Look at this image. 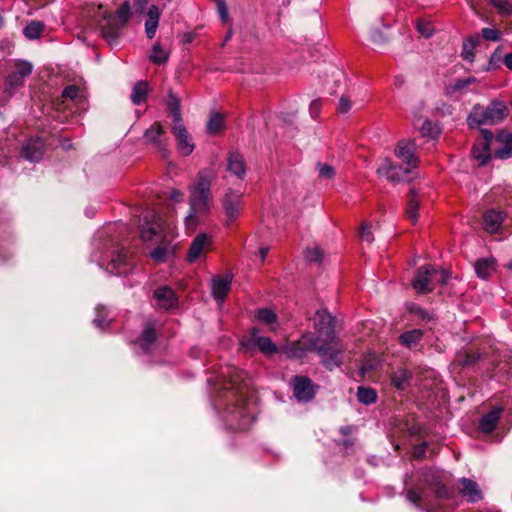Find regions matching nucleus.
I'll return each mask as SVG.
<instances>
[{
    "instance_id": "obj_1",
    "label": "nucleus",
    "mask_w": 512,
    "mask_h": 512,
    "mask_svg": "<svg viewBox=\"0 0 512 512\" xmlns=\"http://www.w3.org/2000/svg\"><path fill=\"white\" fill-rule=\"evenodd\" d=\"M222 376H229L224 384V392H219L213 404L222 409V418L229 428L245 431L249 429L255 417V399L252 379L247 372L236 367L227 368Z\"/></svg>"
},
{
    "instance_id": "obj_2",
    "label": "nucleus",
    "mask_w": 512,
    "mask_h": 512,
    "mask_svg": "<svg viewBox=\"0 0 512 512\" xmlns=\"http://www.w3.org/2000/svg\"><path fill=\"white\" fill-rule=\"evenodd\" d=\"M314 328L315 337L320 338V346H326L329 354L325 357L323 366L330 371L339 367L342 364L341 354L344 347L335 332V318L327 309H319L315 312Z\"/></svg>"
},
{
    "instance_id": "obj_3",
    "label": "nucleus",
    "mask_w": 512,
    "mask_h": 512,
    "mask_svg": "<svg viewBox=\"0 0 512 512\" xmlns=\"http://www.w3.org/2000/svg\"><path fill=\"white\" fill-rule=\"evenodd\" d=\"M212 179V172L203 169L198 172L196 180L188 186L189 210L184 218L185 224L198 222L201 216L210 211L213 204Z\"/></svg>"
},
{
    "instance_id": "obj_4",
    "label": "nucleus",
    "mask_w": 512,
    "mask_h": 512,
    "mask_svg": "<svg viewBox=\"0 0 512 512\" xmlns=\"http://www.w3.org/2000/svg\"><path fill=\"white\" fill-rule=\"evenodd\" d=\"M415 149L414 142L400 141L395 148V155L408 167L403 168L394 164L391 160L385 159L377 169L378 175L386 177L393 183L410 181L414 178L413 169L418 165V159L414 155Z\"/></svg>"
},
{
    "instance_id": "obj_5",
    "label": "nucleus",
    "mask_w": 512,
    "mask_h": 512,
    "mask_svg": "<svg viewBox=\"0 0 512 512\" xmlns=\"http://www.w3.org/2000/svg\"><path fill=\"white\" fill-rule=\"evenodd\" d=\"M508 115L509 108L505 102L494 100L487 107L474 106L467 118V123L471 128L480 125H495L502 122Z\"/></svg>"
},
{
    "instance_id": "obj_6",
    "label": "nucleus",
    "mask_w": 512,
    "mask_h": 512,
    "mask_svg": "<svg viewBox=\"0 0 512 512\" xmlns=\"http://www.w3.org/2000/svg\"><path fill=\"white\" fill-rule=\"evenodd\" d=\"M309 352H316L322 364L325 357L329 356L326 346H320V338L315 337L314 333H306L298 341L283 347V353L291 359H302Z\"/></svg>"
},
{
    "instance_id": "obj_7",
    "label": "nucleus",
    "mask_w": 512,
    "mask_h": 512,
    "mask_svg": "<svg viewBox=\"0 0 512 512\" xmlns=\"http://www.w3.org/2000/svg\"><path fill=\"white\" fill-rule=\"evenodd\" d=\"M161 226H145L141 230V238L144 242H154L157 246L150 252V257L157 264L164 263L174 254L175 245L162 238Z\"/></svg>"
},
{
    "instance_id": "obj_8",
    "label": "nucleus",
    "mask_w": 512,
    "mask_h": 512,
    "mask_svg": "<svg viewBox=\"0 0 512 512\" xmlns=\"http://www.w3.org/2000/svg\"><path fill=\"white\" fill-rule=\"evenodd\" d=\"M109 249L111 258L106 267L109 273L118 276H127L128 274L134 273L137 266L129 258L124 244H119L112 239Z\"/></svg>"
},
{
    "instance_id": "obj_9",
    "label": "nucleus",
    "mask_w": 512,
    "mask_h": 512,
    "mask_svg": "<svg viewBox=\"0 0 512 512\" xmlns=\"http://www.w3.org/2000/svg\"><path fill=\"white\" fill-rule=\"evenodd\" d=\"M32 71L33 65L31 62L21 59L14 60L12 70L5 79L4 92L9 97L13 96L19 88L24 86Z\"/></svg>"
},
{
    "instance_id": "obj_10",
    "label": "nucleus",
    "mask_w": 512,
    "mask_h": 512,
    "mask_svg": "<svg viewBox=\"0 0 512 512\" xmlns=\"http://www.w3.org/2000/svg\"><path fill=\"white\" fill-rule=\"evenodd\" d=\"M291 386L296 400L303 403L311 402L319 388L309 377L301 375H296L291 379Z\"/></svg>"
},
{
    "instance_id": "obj_11",
    "label": "nucleus",
    "mask_w": 512,
    "mask_h": 512,
    "mask_svg": "<svg viewBox=\"0 0 512 512\" xmlns=\"http://www.w3.org/2000/svg\"><path fill=\"white\" fill-rule=\"evenodd\" d=\"M480 134L481 138L473 145L472 154L478 164L483 166L491 159V142L494 135L492 131L487 129H481Z\"/></svg>"
},
{
    "instance_id": "obj_12",
    "label": "nucleus",
    "mask_w": 512,
    "mask_h": 512,
    "mask_svg": "<svg viewBox=\"0 0 512 512\" xmlns=\"http://www.w3.org/2000/svg\"><path fill=\"white\" fill-rule=\"evenodd\" d=\"M433 272H436V269L431 264H426L417 270L411 284L418 293L427 294L432 292L433 287L430 283L432 281Z\"/></svg>"
},
{
    "instance_id": "obj_13",
    "label": "nucleus",
    "mask_w": 512,
    "mask_h": 512,
    "mask_svg": "<svg viewBox=\"0 0 512 512\" xmlns=\"http://www.w3.org/2000/svg\"><path fill=\"white\" fill-rule=\"evenodd\" d=\"M172 132L176 138L179 152L183 156L190 155L193 152L195 145H194L191 135L187 131L183 122L180 121V122L173 123Z\"/></svg>"
},
{
    "instance_id": "obj_14",
    "label": "nucleus",
    "mask_w": 512,
    "mask_h": 512,
    "mask_svg": "<svg viewBox=\"0 0 512 512\" xmlns=\"http://www.w3.org/2000/svg\"><path fill=\"white\" fill-rule=\"evenodd\" d=\"M232 275H214L211 278V292L214 299L222 304L231 289Z\"/></svg>"
},
{
    "instance_id": "obj_15",
    "label": "nucleus",
    "mask_w": 512,
    "mask_h": 512,
    "mask_svg": "<svg viewBox=\"0 0 512 512\" xmlns=\"http://www.w3.org/2000/svg\"><path fill=\"white\" fill-rule=\"evenodd\" d=\"M163 135L164 130L162 125L158 122H155L145 131L143 138L146 143L153 144L162 153L163 156H166L168 150L166 148Z\"/></svg>"
},
{
    "instance_id": "obj_16",
    "label": "nucleus",
    "mask_w": 512,
    "mask_h": 512,
    "mask_svg": "<svg viewBox=\"0 0 512 512\" xmlns=\"http://www.w3.org/2000/svg\"><path fill=\"white\" fill-rule=\"evenodd\" d=\"M497 147L494 155L499 159L512 158V133L507 130H501L495 137Z\"/></svg>"
},
{
    "instance_id": "obj_17",
    "label": "nucleus",
    "mask_w": 512,
    "mask_h": 512,
    "mask_svg": "<svg viewBox=\"0 0 512 512\" xmlns=\"http://www.w3.org/2000/svg\"><path fill=\"white\" fill-rule=\"evenodd\" d=\"M21 155L28 161L37 162L44 155V142L40 138L27 140L21 149Z\"/></svg>"
},
{
    "instance_id": "obj_18",
    "label": "nucleus",
    "mask_w": 512,
    "mask_h": 512,
    "mask_svg": "<svg viewBox=\"0 0 512 512\" xmlns=\"http://www.w3.org/2000/svg\"><path fill=\"white\" fill-rule=\"evenodd\" d=\"M154 298L157 305L162 309H171L178 303V297L175 291L169 286H161L154 292Z\"/></svg>"
},
{
    "instance_id": "obj_19",
    "label": "nucleus",
    "mask_w": 512,
    "mask_h": 512,
    "mask_svg": "<svg viewBox=\"0 0 512 512\" xmlns=\"http://www.w3.org/2000/svg\"><path fill=\"white\" fill-rule=\"evenodd\" d=\"M210 243L211 241L207 234L201 233L197 235L190 245L187 260L190 263H194L209 248Z\"/></svg>"
},
{
    "instance_id": "obj_20",
    "label": "nucleus",
    "mask_w": 512,
    "mask_h": 512,
    "mask_svg": "<svg viewBox=\"0 0 512 512\" xmlns=\"http://www.w3.org/2000/svg\"><path fill=\"white\" fill-rule=\"evenodd\" d=\"M423 337L424 330L414 328L401 333L398 336V343L409 350H417L423 340Z\"/></svg>"
},
{
    "instance_id": "obj_21",
    "label": "nucleus",
    "mask_w": 512,
    "mask_h": 512,
    "mask_svg": "<svg viewBox=\"0 0 512 512\" xmlns=\"http://www.w3.org/2000/svg\"><path fill=\"white\" fill-rule=\"evenodd\" d=\"M162 10L156 3H151L147 11L145 21V33L148 39H153L159 26Z\"/></svg>"
},
{
    "instance_id": "obj_22",
    "label": "nucleus",
    "mask_w": 512,
    "mask_h": 512,
    "mask_svg": "<svg viewBox=\"0 0 512 512\" xmlns=\"http://www.w3.org/2000/svg\"><path fill=\"white\" fill-rule=\"evenodd\" d=\"M460 485V494L469 502L475 503L482 499V492L479 488V485L474 480L461 478Z\"/></svg>"
},
{
    "instance_id": "obj_23",
    "label": "nucleus",
    "mask_w": 512,
    "mask_h": 512,
    "mask_svg": "<svg viewBox=\"0 0 512 512\" xmlns=\"http://www.w3.org/2000/svg\"><path fill=\"white\" fill-rule=\"evenodd\" d=\"M502 412V408L496 407L488 413L484 414L479 421L480 431L485 434L492 433L500 421Z\"/></svg>"
},
{
    "instance_id": "obj_24",
    "label": "nucleus",
    "mask_w": 512,
    "mask_h": 512,
    "mask_svg": "<svg viewBox=\"0 0 512 512\" xmlns=\"http://www.w3.org/2000/svg\"><path fill=\"white\" fill-rule=\"evenodd\" d=\"M227 170L237 178L242 179L246 174V164L243 156L237 151H231L227 157Z\"/></svg>"
},
{
    "instance_id": "obj_25",
    "label": "nucleus",
    "mask_w": 512,
    "mask_h": 512,
    "mask_svg": "<svg viewBox=\"0 0 512 512\" xmlns=\"http://www.w3.org/2000/svg\"><path fill=\"white\" fill-rule=\"evenodd\" d=\"M156 339L157 334L155 331V326L152 322H148L138 338V344L143 353H148L151 351Z\"/></svg>"
},
{
    "instance_id": "obj_26",
    "label": "nucleus",
    "mask_w": 512,
    "mask_h": 512,
    "mask_svg": "<svg viewBox=\"0 0 512 512\" xmlns=\"http://www.w3.org/2000/svg\"><path fill=\"white\" fill-rule=\"evenodd\" d=\"M240 194L237 192H234L232 190H229L223 200H222V207L224 210V213L229 218H233L239 213L240 209Z\"/></svg>"
},
{
    "instance_id": "obj_27",
    "label": "nucleus",
    "mask_w": 512,
    "mask_h": 512,
    "mask_svg": "<svg viewBox=\"0 0 512 512\" xmlns=\"http://www.w3.org/2000/svg\"><path fill=\"white\" fill-rule=\"evenodd\" d=\"M390 379L396 389L405 390L410 385L412 373L404 367H398L391 373Z\"/></svg>"
},
{
    "instance_id": "obj_28",
    "label": "nucleus",
    "mask_w": 512,
    "mask_h": 512,
    "mask_svg": "<svg viewBox=\"0 0 512 512\" xmlns=\"http://www.w3.org/2000/svg\"><path fill=\"white\" fill-rule=\"evenodd\" d=\"M496 260L493 257L481 258L475 262V272L481 279H488L496 270Z\"/></svg>"
},
{
    "instance_id": "obj_29",
    "label": "nucleus",
    "mask_w": 512,
    "mask_h": 512,
    "mask_svg": "<svg viewBox=\"0 0 512 512\" xmlns=\"http://www.w3.org/2000/svg\"><path fill=\"white\" fill-rule=\"evenodd\" d=\"M123 27H119L118 24L113 22L112 20H108L107 25L103 26L101 29L102 36L108 42L110 46H115L119 42L120 38V30Z\"/></svg>"
},
{
    "instance_id": "obj_30",
    "label": "nucleus",
    "mask_w": 512,
    "mask_h": 512,
    "mask_svg": "<svg viewBox=\"0 0 512 512\" xmlns=\"http://www.w3.org/2000/svg\"><path fill=\"white\" fill-rule=\"evenodd\" d=\"M264 324L270 331H275L279 327L277 314L269 308L258 309V324Z\"/></svg>"
},
{
    "instance_id": "obj_31",
    "label": "nucleus",
    "mask_w": 512,
    "mask_h": 512,
    "mask_svg": "<svg viewBox=\"0 0 512 512\" xmlns=\"http://www.w3.org/2000/svg\"><path fill=\"white\" fill-rule=\"evenodd\" d=\"M425 481L434 490V493L437 498L450 499L452 497V491L446 485L441 483L439 478L434 474L431 475V480H429L428 477L425 476Z\"/></svg>"
},
{
    "instance_id": "obj_32",
    "label": "nucleus",
    "mask_w": 512,
    "mask_h": 512,
    "mask_svg": "<svg viewBox=\"0 0 512 512\" xmlns=\"http://www.w3.org/2000/svg\"><path fill=\"white\" fill-rule=\"evenodd\" d=\"M132 16L131 12V5L128 1L123 2L118 11L116 16L109 18L113 22L119 25V27H125L127 23L129 22L130 18Z\"/></svg>"
},
{
    "instance_id": "obj_33",
    "label": "nucleus",
    "mask_w": 512,
    "mask_h": 512,
    "mask_svg": "<svg viewBox=\"0 0 512 512\" xmlns=\"http://www.w3.org/2000/svg\"><path fill=\"white\" fill-rule=\"evenodd\" d=\"M140 212L138 215V224H161L165 220L162 218L161 214L155 212L153 209H145V210H137Z\"/></svg>"
},
{
    "instance_id": "obj_34",
    "label": "nucleus",
    "mask_w": 512,
    "mask_h": 512,
    "mask_svg": "<svg viewBox=\"0 0 512 512\" xmlns=\"http://www.w3.org/2000/svg\"><path fill=\"white\" fill-rule=\"evenodd\" d=\"M169 110L171 111L173 117V123L182 121L181 111H180V99L179 97L169 90L167 102H166Z\"/></svg>"
},
{
    "instance_id": "obj_35",
    "label": "nucleus",
    "mask_w": 512,
    "mask_h": 512,
    "mask_svg": "<svg viewBox=\"0 0 512 512\" xmlns=\"http://www.w3.org/2000/svg\"><path fill=\"white\" fill-rule=\"evenodd\" d=\"M357 400L364 405H371L377 400V393L373 388L359 386L357 388Z\"/></svg>"
},
{
    "instance_id": "obj_36",
    "label": "nucleus",
    "mask_w": 512,
    "mask_h": 512,
    "mask_svg": "<svg viewBox=\"0 0 512 512\" xmlns=\"http://www.w3.org/2000/svg\"><path fill=\"white\" fill-rule=\"evenodd\" d=\"M148 85L144 81H139L133 86L131 101L135 105H140L146 100Z\"/></svg>"
},
{
    "instance_id": "obj_37",
    "label": "nucleus",
    "mask_w": 512,
    "mask_h": 512,
    "mask_svg": "<svg viewBox=\"0 0 512 512\" xmlns=\"http://www.w3.org/2000/svg\"><path fill=\"white\" fill-rule=\"evenodd\" d=\"M480 38L479 36H472L464 40L463 49H462V57L469 61L473 62L475 54L474 49L479 44Z\"/></svg>"
},
{
    "instance_id": "obj_38",
    "label": "nucleus",
    "mask_w": 512,
    "mask_h": 512,
    "mask_svg": "<svg viewBox=\"0 0 512 512\" xmlns=\"http://www.w3.org/2000/svg\"><path fill=\"white\" fill-rule=\"evenodd\" d=\"M418 193L416 189L413 187L410 189V199L408 202V207L406 210V215L408 220L410 221H417L418 220V200H417Z\"/></svg>"
},
{
    "instance_id": "obj_39",
    "label": "nucleus",
    "mask_w": 512,
    "mask_h": 512,
    "mask_svg": "<svg viewBox=\"0 0 512 512\" xmlns=\"http://www.w3.org/2000/svg\"><path fill=\"white\" fill-rule=\"evenodd\" d=\"M258 351L267 356H272L274 354H277L280 351V349L275 343L271 341L270 338L258 336Z\"/></svg>"
},
{
    "instance_id": "obj_40",
    "label": "nucleus",
    "mask_w": 512,
    "mask_h": 512,
    "mask_svg": "<svg viewBox=\"0 0 512 512\" xmlns=\"http://www.w3.org/2000/svg\"><path fill=\"white\" fill-rule=\"evenodd\" d=\"M484 224H502L506 220V214L500 210L489 209L484 215Z\"/></svg>"
},
{
    "instance_id": "obj_41",
    "label": "nucleus",
    "mask_w": 512,
    "mask_h": 512,
    "mask_svg": "<svg viewBox=\"0 0 512 512\" xmlns=\"http://www.w3.org/2000/svg\"><path fill=\"white\" fill-rule=\"evenodd\" d=\"M169 54L168 52L158 43L154 44L152 47V53L150 55V59L153 63L161 65L168 61Z\"/></svg>"
},
{
    "instance_id": "obj_42",
    "label": "nucleus",
    "mask_w": 512,
    "mask_h": 512,
    "mask_svg": "<svg viewBox=\"0 0 512 512\" xmlns=\"http://www.w3.org/2000/svg\"><path fill=\"white\" fill-rule=\"evenodd\" d=\"M43 28L44 24L42 22L33 21L24 28V35L31 40L37 39L41 35Z\"/></svg>"
},
{
    "instance_id": "obj_43",
    "label": "nucleus",
    "mask_w": 512,
    "mask_h": 512,
    "mask_svg": "<svg viewBox=\"0 0 512 512\" xmlns=\"http://www.w3.org/2000/svg\"><path fill=\"white\" fill-rule=\"evenodd\" d=\"M97 315L93 320L94 325L101 329L105 330L109 326V321L107 320V309L103 306H98L96 308Z\"/></svg>"
},
{
    "instance_id": "obj_44",
    "label": "nucleus",
    "mask_w": 512,
    "mask_h": 512,
    "mask_svg": "<svg viewBox=\"0 0 512 512\" xmlns=\"http://www.w3.org/2000/svg\"><path fill=\"white\" fill-rule=\"evenodd\" d=\"M223 117L219 113L211 114L208 123H207V131L209 133H217L223 128Z\"/></svg>"
},
{
    "instance_id": "obj_45",
    "label": "nucleus",
    "mask_w": 512,
    "mask_h": 512,
    "mask_svg": "<svg viewBox=\"0 0 512 512\" xmlns=\"http://www.w3.org/2000/svg\"><path fill=\"white\" fill-rule=\"evenodd\" d=\"M480 359L481 353L479 351H466L459 360V364L462 367H470L475 365Z\"/></svg>"
},
{
    "instance_id": "obj_46",
    "label": "nucleus",
    "mask_w": 512,
    "mask_h": 512,
    "mask_svg": "<svg viewBox=\"0 0 512 512\" xmlns=\"http://www.w3.org/2000/svg\"><path fill=\"white\" fill-rule=\"evenodd\" d=\"M407 500L415 505L418 509L425 511V506L422 505V493L416 488H411L406 493Z\"/></svg>"
},
{
    "instance_id": "obj_47",
    "label": "nucleus",
    "mask_w": 512,
    "mask_h": 512,
    "mask_svg": "<svg viewBox=\"0 0 512 512\" xmlns=\"http://www.w3.org/2000/svg\"><path fill=\"white\" fill-rule=\"evenodd\" d=\"M305 259L311 263H319L323 259V251L319 247H308L305 250Z\"/></svg>"
},
{
    "instance_id": "obj_48",
    "label": "nucleus",
    "mask_w": 512,
    "mask_h": 512,
    "mask_svg": "<svg viewBox=\"0 0 512 512\" xmlns=\"http://www.w3.org/2000/svg\"><path fill=\"white\" fill-rule=\"evenodd\" d=\"M409 311L416 315L418 318L424 320V321H432L434 320V314L429 312L428 310L420 307L419 305L417 304H412L410 307H409Z\"/></svg>"
},
{
    "instance_id": "obj_49",
    "label": "nucleus",
    "mask_w": 512,
    "mask_h": 512,
    "mask_svg": "<svg viewBox=\"0 0 512 512\" xmlns=\"http://www.w3.org/2000/svg\"><path fill=\"white\" fill-rule=\"evenodd\" d=\"M319 177L322 179H332L335 176V169L333 166L326 163H317Z\"/></svg>"
},
{
    "instance_id": "obj_50",
    "label": "nucleus",
    "mask_w": 512,
    "mask_h": 512,
    "mask_svg": "<svg viewBox=\"0 0 512 512\" xmlns=\"http://www.w3.org/2000/svg\"><path fill=\"white\" fill-rule=\"evenodd\" d=\"M490 3L502 14H512V4L508 0H490Z\"/></svg>"
},
{
    "instance_id": "obj_51",
    "label": "nucleus",
    "mask_w": 512,
    "mask_h": 512,
    "mask_svg": "<svg viewBox=\"0 0 512 512\" xmlns=\"http://www.w3.org/2000/svg\"><path fill=\"white\" fill-rule=\"evenodd\" d=\"M62 96L64 98H69L71 100H76L78 98H81L80 96V89L75 85H69L65 87L62 91Z\"/></svg>"
},
{
    "instance_id": "obj_52",
    "label": "nucleus",
    "mask_w": 512,
    "mask_h": 512,
    "mask_svg": "<svg viewBox=\"0 0 512 512\" xmlns=\"http://www.w3.org/2000/svg\"><path fill=\"white\" fill-rule=\"evenodd\" d=\"M482 37L488 41H499L501 39V32L492 28H483L481 31Z\"/></svg>"
},
{
    "instance_id": "obj_53",
    "label": "nucleus",
    "mask_w": 512,
    "mask_h": 512,
    "mask_svg": "<svg viewBox=\"0 0 512 512\" xmlns=\"http://www.w3.org/2000/svg\"><path fill=\"white\" fill-rule=\"evenodd\" d=\"M372 226H359L358 235L361 240L371 243L373 241Z\"/></svg>"
},
{
    "instance_id": "obj_54",
    "label": "nucleus",
    "mask_w": 512,
    "mask_h": 512,
    "mask_svg": "<svg viewBox=\"0 0 512 512\" xmlns=\"http://www.w3.org/2000/svg\"><path fill=\"white\" fill-rule=\"evenodd\" d=\"M351 107H352V103H351L350 99L344 95L341 96L339 99V102H338L337 111L340 114H346L351 110Z\"/></svg>"
},
{
    "instance_id": "obj_55",
    "label": "nucleus",
    "mask_w": 512,
    "mask_h": 512,
    "mask_svg": "<svg viewBox=\"0 0 512 512\" xmlns=\"http://www.w3.org/2000/svg\"><path fill=\"white\" fill-rule=\"evenodd\" d=\"M417 30L422 36L426 38L430 37L433 33V29L430 23L424 21H419L417 23Z\"/></svg>"
},
{
    "instance_id": "obj_56",
    "label": "nucleus",
    "mask_w": 512,
    "mask_h": 512,
    "mask_svg": "<svg viewBox=\"0 0 512 512\" xmlns=\"http://www.w3.org/2000/svg\"><path fill=\"white\" fill-rule=\"evenodd\" d=\"M428 447V442L423 441L420 445H418L413 452V457L417 460H423L426 456V449Z\"/></svg>"
},
{
    "instance_id": "obj_57",
    "label": "nucleus",
    "mask_w": 512,
    "mask_h": 512,
    "mask_svg": "<svg viewBox=\"0 0 512 512\" xmlns=\"http://www.w3.org/2000/svg\"><path fill=\"white\" fill-rule=\"evenodd\" d=\"M438 276L437 282L441 285H446L450 279V272L448 270H437L433 272V276Z\"/></svg>"
},
{
    "instance_id": "obj_58",
    "label": "nucleus",
    "mask_w": 512,
    "mask_h": 512,
    "mask_svg": "<svg viewBox=\"0 0 512 512\" xmlns=\"http://www.w3.org/2000/svg\"><path fill=\"white\" fill-rule=\"evenodd\" d=\"M476 79L474 77H469L466 79H458L456 80L453 88L454 90H462L465 87L469 86L470 84L474 83Z\"/></svg>"
},
{
    "instance_id": "obj_59",
    "label": "nucleus",
    "mask_w": 512,
    "mask_h": 512,
    "mask_svg": "<svg viewBox=\"0 0 512 512\" xmlns=\"http://www.w3.org/2000/svg\"><path fill=\"white\" fill-rule=\"evenodd\" d=\"M217 10L221 19L226 22L228 20V9L223 0H217Z\"/></svg>"
},
{
    "instance_id": "obj_60",
    "label": "nucleus",
    "mask_w": 512,
    "mask_h": 512,
    "mask_svg": "<svg viewBox=\"0 0 512 512\" xmlns=\"http://www.w3.org/2000/svg\"><path fill=\"white\" fill-rule=\"evenodd\" d=\"M184 193L179 189H172L169 192V200L173 203H180L183 201Z\"/></svg>"
},
{
    "instance_id": "obj_61",
    "label": "nucleus",
    "mask_w": 512,
    "mask_h": 512,
    "mask_svg": "<svg viewBox=\"0 0 512 512\" xmlns=\"http://www.w3.org/2000/svg\"><path fill=\"white\" fill-rule=\"evenodd\" d=\"M421 131L424 135L434 136L435 134H437L436 128L433 126V124L430 121H425L423 123Z\"/></svg>"
},
{
    "instance_id": "obj_62",
    "label": "nucleus",
    "mask_w": 512,
    "mask_h": 512,
    "mask_svg": "<svg viewBox=\"0 0 512 512\" xmlns=\"http://www.w3.org/2000/svg\"><path fill=\"white\" fill-rule=\"evenodd\" d=\"M321 108V102L319 100H313L310 104V113L313 118H316Z\"/></svg>"
},
{
    "instance_id": "obj_63",
    "label": "nucleus",
    "mask_w": 512,
    "mask_h": 512,
    "mask_svg": "<svg viewBox=\"0 0 512 512\" xmlns=\"http://www.w3.org/2000/svg\"><path fill=\"white\" fill-rule=\"evenodd\" d=\"M504 226H485L486 232H488L491 235H496L498 233H501Z\"/></svg>"
},
{
    "instance_id": "obj_64",
    "label": "nucleus",
    "mask_w": 512,
    "mask_h": 512,
    "mask_svg": "<svg viewBox=\"0 0 512 512\" xmlns=\"http://www.w3.org/2000/svg\"><path fill=\"white\" fill-rule=\"evenodd\" d=\"M425 512H451V511L448 509H444L442 507L436 508L434 506L425 505Z\"/></svg>"
}]
</instances>
